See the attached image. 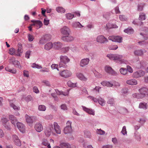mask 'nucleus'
Returning a JSON list of instances; mask_svg holds the SVG:
<instances>
[{
    "instance_id": "obj_41",
    "label": "nucleus",
    "mask_w": 148,
    "mask_h": 148,
    "mask_svg": "<svg viewBox=\"0 0 148 148\" xmlns=\"http://www.w3.org/2000/svg\"><path fill=\"white\" fill-rule=\"evenodd\" d=\"M31 66L34 68H37L38 69H41L42 68V66L40 65L36 64L35 63H33L32 64Z\"/></svg>"
},
{
    "instance_id": "obj_20",
    "label": "nucleus",
    "mask_w": 148,
    "mask_h": 148,
    "mask_svg": "<svg viewBox=\"0 0 148 148\" xmlns=\"http://www.w3.org/2000/svg\"><path fill=\"white\" fill-rule=\"evenodd\" d=\"M76 75L77 77L82 81L85 82L87 80V78L81 73H76Z\"/></svg>"
},
{
    "instance_id": "obj_2",
    "label": "nucleus",
    "mask_w": 148,
    "mask_h": 148,
    "mask_svg": "<svg viewBox=\"0 0 148 148\" xmlns=\"http://www.w3.org/2000/svg\"><path fill=\"white\" fill-rule=\"evenodd\" d=\"M72 122L69 121H67L66 123V126L64 129V133L65 134H70L72 133V130L71 127Z\"/></svg>"
},
{
    "instance_id": "obj_33",
    "label": "nucleus",
    "mask_w": 148,
    "mask_h": 148,
    "mask_svg": "<svg viewBox=\"0 0 148 148\" xmlns=\"http://www.w3.org/2000/svg\"><path fill=\"white\" fill-rule=\"evenodd\" d=\"M42 144L45 146H47L48 148H51L50 144L48 142L47 139H43L42 140Z\"/></svg>"
},
{
    "instance_id": "obj_35",
    "label": "nucleus",
    "mask_w": 148,
    "mask_h": 148,
    "mask_svg": "<svg viewBox=\"0 0 148 148\" xmlns=\"http://www.w3.org/2000/svg\"><path fill=\"white\" fill-rule=\"evenodd\" d=\"M106 27L108 29H110L112 28H117L118 26L115 24L108 23L106 25Z\"/></svg>"
},
{
    "instance_id": "obj_38",
    "label": "nucleus",
    "mask_w": 148,
    "mask_h": 148,
    "mask_svg": "<svg viewBox=\"0 0 148 148\" xmlns=\"http://www.w3.org/2000/svg\"><path fill=\"white\" fill-rule=\"evenodd\" d=\"M55 91L56 93L58 95H62L64 96H66L67 95L68 93L67 92H64L62 91H60L58 90V89H55Z\"/></svg>"
},
{
    "instance_id": "obj_31",
    "label": "nucleus",
    "mask_w": 148,
    "mask_h": 148,
    "mask_svg": "<svg viewBox=\"0 0 148 148\" xmlns=\"http://www.w3.org/2000/svg\"><path fill=\"white\" fill-rule=\"evenodd\" d=\"M52 47H53V44L51 42L47 43L45 45V49L47 50H49Z\"/></svg>"
},
{
    "instance_id": "obj_46",
    "label": "nucleus",
    "mask_w": 148,
    "mask_h": 148,
    "mask_svg": "<svg viewBox=\"0 0 148 148\" xmlns=\"http://www.w3.org/2000/svg\"><path fill=\"white\" fill-rule=\"evenodd\" d=\"M98 102L99 104L102 106L105 105V101L104 99L100 98L99 99Z\"/></svg>"
},
{
    "instance_id": "obj_3",
    "label": "nucleus",
    "mask_w": 148,
    "mask_h": 148,
    "mask_svg": "<svg viewBox=\"0 0 148 148\" xmlns=\"http://www.w3.org/2000/svg\"><path fill=\"white\" fill-rule=\"evenodd\" d=\"M72 74L71 72L70 71L66 69L60 71L59 73L60 76L65 78L70 77Z\"/></svg>"
},
{
    "instance_id": "obj_54",
    "label": "nucleus",
    "mask_w": 148,
    "mask_h": 148,
    "mask_svg": "<svg viewBox=\"0 0 148 148\" xmlns=\"http://www.w3.org/2000/svg\"><path fill=\"white\" fill-rule=\"evenodd\" d=\"M121 132L124 135H126L127 134V131H126L125 126H124L123 127Z\"/></svg>"
},
{
    "instance_id": "obj_48",
    "label": "nucleus",
    "mask_w": 148,
    "mask_h": 148,
    "mask_svg": "<svg viewBox=\"0 0 148 148\" xmlns=\"http://www.w3.org/2000/svg\"><path fill=\"white\" fill-rule=\"evenodd\" d=\"M67 85L70 87H75L76 86V83H74L70 81H69L67 83Z\"/></svg>"
},
{
    "instance_id": "obj_63",
    "label": "nucleus",
    "mask_w": 148,
    "mask_h": 148,
    "mask_svg": "<svg viewBox=\"0 0 148 148\" xmlns=\"http://www.w3.org/2000/svg\"><path fill=\"white\" fill-rule=\"evenodd\" d=\"M28 38L29 41H32L34 39V37L33 35L29 34L28 35Z\"/></svg>"
},
{
    "instance_id": "obj_17",
    "label": "nucleus",
    "mask_w": 148,
    "mask_h": 148,
    "mask_svg": "<svg viewBox=\"0 0 148 148\" xmlns=\"http://www.w3.org/2000/svg\"><path fill=\"white\" fill-rule=\"evenodd\" d=\"M34 128L38 132H40L43 130V127L41 123L39 122L36 123L35 125Z\"/></svg>"
},
{
    "instance_id": "obj_10",
    "label": "nucleus",
    "mask_w": 148,
    "mask_h": 148,
    "mask_svg": "<svg viewBox=\"0 0 148 148\" xmlns=\"http://www.w3.org/2000/svg\"><path fill=\"white\" fill-rule=\"evenodd\" d=\"M145 74V72L142 70H139L134 72L133 74V77L137 78L143 76Z\"/></svg>"
},
{
    "instance_id": "obj_56",
    "label": "nucleus",
    "mask_w": 148,
    "mask_h": 148,
    "mask_svg": "<svg viewBox=\"0 0 148 148\" xmlns=\"http://www.w3.org/2000/svg\"><path fill=\"white\" fill-rule=\"evenodd\" d=\"M115 54H108L107 55V57L111 60H114Z\"/></svg>"
},
{
    "instance_id": "obj_61",
    "label": "nucleus",
    "mask_w": 148,
    "mask_h": 148,
    "mask_svg": "<svg viewBox=\"0 0 148 148\" xmlns=\"http://www.w3.org/2000/svg\"><path fill=\"white\" fill-rule=\"evenodd\" d=\"M31 51L30 50L27 51L25 53V57L27 59L29 58V56L30 55Z\"/></svg>"
},
{
    "instance_id": "obj_37",
    "label": "nucleus",
    "mask_w": 148,
    "mask_h": 148,
    "mask_svg": "<svg viewBox=\"0 0 148 148\" xmlns=\"http://www.w3.org/2000/svg\"><path fill=\"white\" fill-rule=\"evenodd\" d=\"M124 32L129 34H132L134 32L133 29L131 27H129L124 31Z\"/></svg>"
},
{
    "instance_id": "obj_26",
    "label": "nucleus",
    "mask_w": 148,
    "mask_h": 148,
    "mask_svg": "<svg viewBox=\"0 0 148 148\" xmlns=\"http://www.w3.org/2000/svg\"><path fill=\"white\" fill-rule=\"evenodd\" d=\"M9 118L12 123L15 125L17 123V120L16 118L12 115H9Z\"/></svg>"
},
{
    "instance_id": "obj_9",
    "label": "nucleus",
    "mask_w": 148,
    "mask_h": 148,
    "mask_svg": "<svg viewBox=\"0 0 148 148\" xmlns=\"http://www.w3.org/2000/svg\"><path fill=\"white\" fill-rule=\"evenodd\" d=\"M97 41L101 44L106 43L108 41L107 38L103 35H99L97 38Z\"/></svg>"
},
{
    "instance_id": "obj_19",
    "label": "nucleus",
    "mask_w": 148,
    "mask_h": 148,
    "mask_svg": "<svg viewBox=\"0 0 148 148\" xmlns=\"http://www.w3.org/2000/svg\"><path fill=\"white\" fill-rule=\"evenodd\" d=\"M82 107L83 110L84 111L90 115H95V111L92 109L87 108L86 107L83 106Z\"/></svg>"
},
{
    "instance_id": "obj_16",
    "label": "nucleus",
    "mask_w": 148,
    "mask_h": 148,
    "mask_svg": "<svg viewBox=\"0 0 148 148\" xmlns=\"http://www.w3.org/2000/svg\"><path fill=\"white\" fill-rule=\"evenodd\" d=\"M89 61L90 59L88 58L82 59L80 62V66L82 67H84L88 64Z\"/></svg>"
},
{
    "instance_id": "obj_18",
    "label": "nucleus",
    "mask_w": 148,
    "mask_h": 148,
    "mask_svg": "<svg viewBox=\"0 0 148 148\" xmlns=\"http://www.w3.org/2000/svg\"><path fill=\"white\" fill-rule=\"evenodd\" d=\"M62 39L64 41L68 42H71L74 40V38L73 36L69 35L63 36Z\"/></svg>"
},
{
    "instance_id": "obj_50",
    "label": "nucleus",
    "mask_w": 148,
    "mask_h": 148,
    "mask_svg": "<svg viewBox=\"0 0 148 148\" xmlns=\"http://www.w3.org/2000/svg\"><path fill=\"white\" fill-rule=\"evenodd\" d=\"M132 96L134 98L137 99H140L143 98L140 93V94L136 93L133 94H132Z\"/></svg>"
},
{
    "instance_id": "obj_21",
    "label": "nucleus",
    "mask_w": 148,
    "mask_h": 148,
    "mask_svg": "<svg viewBox=\"0 0 148 148\" xmlns=\"http://www.w3.org/2000/svg\"><path fill=\"white\" fill-rule=\"evenodd\" d=\"M23 52V50L22 45L21 43H18V45L17 52L15 54V56H20Z\"/></svg>"
},
{
    "instance_id": "obj_42",
    "label": "nucleus",
    "mask_w": 148,
    "mask_h": 148,
    "mask_svg": "<svg viewBox=\"0 0 148 148\" xmlns=\"http://www.w3.org/2000/svg\"><path fill=\"white\" fill-rule=\"evenodd\" d=\"M120 72L121 74L125 75L127 73V70L126 68H121L120 69Z\"/></svg>"
},
{
    "instance_id": "obj_30",
    "label": "nucleus",
    "mask_w": 148,
    "mask_h": 148,
    "mask_svg": "<svg viewBox=\"0 0 148 148\" xmlns=\"http://www.w3.org/2000/svg\"><path fill=\"white\" fill-rule=\"evenodd\" d=\"M60 145L62 148H71L70 145L67 143H61L60 144Z\"/></svg>"
},
{
    "instance_id": "obj_14",
    "label": "nucleus",
    "mask_w": 148,
    "mask_h": 148,
    "mask_svg": "<svg viewBox=\"0 0 148 148\" xmlns=\"http://www.w3.org/2000/svg\"><path fill=\"white\" fill-rule=\"evenodd\" d=\"M139 91L143 98L145 97L146 95H147L148 94V89L145 87L140 89L139 90Z\"/></svg>"
},
{
    "instance_id": "obj_7",
    "label": "nucleus",
    "mask_w": 148,
    "mask_h": 148,
    "mask_svg": "<svg viewBox=\"0 0 148 148\" xmlns=\"http://www.w3.org/2000/svg\"><path fill=\"white\" fill-rule=\"evenodd\" d=\"M105 70L106 72L111 75H117L116 72L109 66H105Z\"/></svg>"
},
{
    "instance_id": "obj_47",
    "label": "nucleus",
    "mask_w": 148,
    "mask_h": 148,
    "mask_svg": "<svg viewBox=\"0 0 148 148\" xmlns=\"http://www.w3.org/2000/svg\"><path fill=\"white\" fill-rule=\"evenodd\" d=\"M145 5V4L143 3H140L138 4V10L139 11L142 10Z\"/></svg>"
},
{
    "instance_id": "obj_49",
    "label": "nucleus",
    "mask_w": 148,
    "mask_h": 148,
    "mask_svg": "<svg viewBox=\"0 0 148 148\" xmlns=\"http://www.w3.org/2000/svg\"><path fill=\"white\" fill-rule=\"evenodd\" d=\"M138 43L141 46H145L148 43V42L145 41H142L138 42Z\"/></svg>"
},
{
    "instance_id": "obj_58",
    "label": "nucleus",
    "mask_w": 148,
    "mask_h": 148,
    "mask_svg": "<svg viewBox=\"0 0 148 148\" xmlns=\"http://www.w3.org/2000/svg\"><path fill=\"white\" fill-rule=\"evenodd\" d=\"M118 48V47L117 45H111L109 46L108 47V48L110 50H116Z\"/></svg>"
},
{
    "instance_id": "obj_64",
    "label": "nucleus",
    "mask_w": 148,
    "mask_h": 148,
    "mask_svg": "<svg viewBox=\"0 0 148 148\" xmlns=\"http://www.w3.org/2000/svg\"><path fill=\"white\" fill-rule=\"evenodd\" d=\"M140 31H144L145 32H148V27H141L140 29Z\"/></svg>"
},
{
    "instance_id": "obj_60",
    "label": "nucleus",
    "mask_w": 148,
    "mask_h": 148,
    "mask_svg": "<svg viewBox=\"0 0 148 148\" xmlns=\"http://www.w3.org/2000/svg\"><path fill=\"white\" fill-rule=\"evenodd\" d=\"M51 67L52 69H56L58 71H59L58 64H53L51 66Z\"/></svg>"
},
{
    "instance_id": "obj_8",
    "label": "nucleus",
    "mask_w": 148,
    "mask_h": 148,
    "mask_svg": "<svg viewBox=\"0 0 148 148\" xmlns=\"http://www.w3.org/2000/svg\"><path fill=\"white\" fill-rule=\"evenodd\" d=\"M25 118L27 123L29 124H32L33 122L38 120L37 118L36 117L34 116L31 117L27 114L25 115Z\"/></svg>"
},
{
    "instance_id": "obj_62",
    "label": "nucleus",
    "mask_w": 148,
    "mask_h": 148,
    "mask_svg": "<svg viewBox=\"0 0 148 148\" xmlns=\"http://www.w3.org/2000/svg\"><path fill=\"white\" fill-rule=\"evenodd\" d=\"M14 143L16 145V146L20 147L21 145V143L20 140H16L14 141Z\"/></svg>"
},
{
    "instance_id": "obj_57",
    "label": "nucleus",
    "mask_w": 148,
    "mask_h": 148,
    "mask_svg": "<svg viewBox=\"0 0 148 148\" xmlns=\"http://www.w3.org/2000/svg\"><path fill=\"white\" fill-rule=\"evenodd\" d=\"M38 109L40 111H45L46 110V107L44 105H39L38 107Z\"/></svg>"
},
{
    "instance_id": "obj_39",
    "label": "nucleus",
    "mask_w": 148,
    "mask_h": 148,
    "mask_svg": "<svg viewBox=\"0 0 148 148\" xmlns=\"http://www.w3.org/2000/svg\"><path fill=\"white\" fill-rule=\"evenodd\" d=\"M56 11L60 13H64L65 12V10L62 7H58L56 8Z\"/></svg>"
},
{
    "instance_id": "obj_34",
    "label": "nucleus",
    "mask_w": 148,
    "mask_h": 148,
    "mask_svg": "<svg viewBox=\"0 0 148 148\" xmlns=\"http://www.w3.org/2000/svg\"><path fill=\"white\" fill-rule=\"evenodd\" d=\"M72 26L73 27L77 28V27L79 28H81L83 26L81 23L78 22H74L72 24Z\"/></svg>"
},
{
    "instance_id": "obj_24",
    "label": "nucleus",
    "mask_w": 148,
    "mask_h": 148,
    "mask_svg": "<svg viewBox=\"0 0 148 148\" xmlns=\"http://www.w3.org/2000/svg\"><path fill=\"white\" fill-rule=\"evenodd\" d=\"M54 129L56 133L59 134H61V129L60 126L58 125V124L56 122L53 123Z\"/></svg>"
},
{
    "instance_id": "obj_22",
    "label": "nucleus",
    "mask_w": 148,
    "mask_h": 148,
    "mask_svg": "<svg viewBox=\"0 0 148 148\" xmlns=\"http://www.w3.org/2000/svg\"><path fill=\"white\" fill-rule=\"evenodd\" d=\"M31 22L33 23V24H32V25L36 26L37 27L38 29H39L41 27L42 25V22L40 21H35L32 20L31 21Z\"/></svg>"
},
{
    "instance_id": "obj_6",
    "label": "nucleus",
    "mask_w": 148,
    "mask_h": 148,
    "mask_svg": "<svg viewBox=\"0 0 148 148\" xmlns=\"http://www.w3.org/2000/svg\"><path fill=\"white\" fill-rule=\"evenodd\" d=\"M51 36L50 34H46L40 39L39 43L40 44H43L47 41H49L51 39Z\"/></svg>"
},
{
    "instance_id": "obj_11",
    "label": "nucleus",
    "mask_w": 148,
    "mask_h": 148,
    "mask_svg": "<svg viewBox=\"0 0 148 148\" xmlns=\"http://www.w3.org/2000/svg\"><path fill=\"white\" fill-rule=\"evenodd\" d=\"M53 129L52 125H49L45 130V134L47 137H49L51 134V132Z\"/></svg>"
},
{
    "instance_id": "obj_52",
    "label": "nucleus",
    "mask_w": 148,
    "mask_h": 148,
    "mask_svg": "<svg viewBox=\"0 0 148 148\" xmlns=\"http://www.w3.org/2000/svg\"><path fill=\"white\" fill-rule=\"evenodd\" d=\"M96 132L97 134L99 135H103L105 133V132L101 129H97L96 130Z\"/></svg>"
},
{
    "instance_id": "obj_28",
    "label": "nucleus",
    "mask_w": 148,
    "mask_h": 148,
    "mask_svg": "<svg viewBox=\"0 0 148 148\" xmlns=\"http://www.w3.org/2000/svg\"><path fill=\"white\" fill-rule=\"evenodd\" d=\"M127 84L131 85H136L137 84V80L135 79H131L126 81Z\"/></svg>"
},
{
    "instance_id": "obj_23",
    "label": "nucleus",
    "mask_w": 148,
    "mask_h": 148,
    "mask_svg": "<svg viewBox=\"0 0 148 148\" xmlns=\"http://www.w3.org/2000/svg\"><path fill=\"white\" fill-rule=\"evenodd\" d=\"M101 84L104 86H106L108 87H112L114 86L113 82H108L104 81L101 82Z\"/></svg>"
},
{
    "instance_id": "obj_44",
    "label": "nucleus",
    "mask_w": 148,
    "mask_h": 148,
    "mask_svg": "<svg viewBox=\"0 0 148 148\" xmlns=\"http://www.w3.org/2000/svg\"><path fill=\"white\" fill-rule=\"evenodd\" d=\"M16 50L14 48H12L9 50V53L11 55H15L16 53H15Z\"/></svg>"
},
{
    "instance_id": "obj_43",
    "label": "nucleus",
    "mask_w": 148,
    "mask_h": 148,
    "mask_svg": "<svg viewBox=\"0 0 148 148\" xmlns=\"http://www.w3.org/2000/svg\"><path fill=\"white\" fill-rule=\"evenodd\" d=\"M114 100L113 98L110 99L107 101V103L110 105V106H114Z\"/></svg>"
},
{
    "instance_id": "obj_45",
    "label": "nucleus",
    "mask_w": 148,
    "mask_h": 148,
    "mask_svg": "<svg viewBox=\"0 0 148 148\" xmlns=\"http://www.w3.org/2000/svg\"><path fill=\"white\" fill-rule=\"evenodd\" d=\"M65 16L68 19H71L74 17V15L70 13H68L66 14Z\"/></svg>"
},
{
    "instance_id": "obj_1",
    "label": "nucleus",
    "mask_w": 148,
    "mask_h": 148,
    "mask_svg": "<svg viewBox=\"0 0 148 148\" xmlns=\"http://www.w3.org/2000/svg\"><path fill=\"white\" fill-rule=\"evenodd\" d=\"M60 58V61L59 63L60 67L66 68L67 67L66 64L69 62L70 59L66 56H61Z\"/></svg>"
},
{
    "instance_id": "obj_32",
    "label": "nucleus",
    "mask_w": 148,
    "mask_h": 148,
    "mask_svg": "<svg viewBox=\"0 0 148 148\" xmlns=\"http://www.w3.org/2000/svg\"><path fill=\"white\" fill-rule=\"evenodd\" d=\"M5 70L13 74H15L16 73V70L14 68L11 69L9 67H6L5 68Z\"/></svg>"
},
{
    "instance_id": "obj_55",
    "label": "nucleus",
    "mask_w": 148,
    "mask_h": 148,
    "mask_svg": "<svg viewBox=\"0 0 148 148\" xmlns=\"http://www.w3.org/2000/svg\"><path fill=\"white\" fill-rule=\"evenodd\" d=\"M60 108L61 109L65 111H66L68 110V108L66 104H62L60 106Z\"/></svg>"
},
{
    "instance_id": "obj_29",
    "label": "nucleus",
    "mask_w": 148,
    "mask_h": 148,
    "mask_svg": "<svg viewBox=\"0 0 148 148\" xmlns=\"http://www.w3.org/2000/svg\"><path fill=\"white\" fill-rule=\"evenodd\" d=\"M9 102L10 106L15 110H20V107L16 106L13 103V101L9 100Z\"/></svg>"
},
{
    "instance_id": "obj_5",
    "label": "nucleus",
    "mask_w": 148,
    "mask_h": 148,
    "mask_svg": "<svg viewBox=\"0 0 148 148\" xmlns=\"http://www.w3.org/2000/svg\"><path fill=\"white\" fill-rule=\"evenodd\" d=\"M61 34L63 36L69 35L71 32L70 29L67 26H64L60 30Z\"/></svg>"
},
{
    "instance_id": "obj_36",
    "label": "nucleus",
    "mask_w": 148,
    "mask_h": 148,
    "mask_svg": "<svg viewBox=\"0 0 148 148\" xmlns=\"http://www.w3.org/2000/svg\"><path fill=\"white\" fill-rule=\"evenodd\" d=\"M146 19V14L145 13L141 12L139 13V19L140 20H144Z\"/></svg>"
},
{
    "instance_id": "obj_12",
    "label": "nucleus",
    "mask_w": 148,
    "mask_h": 148,
    "mask_svg": "<svg viewBox=\"0 0 148 148\" xmlns=\"http://www.w3.org/2000/svg\"><path fill=\"white\" fill-rule=\"evenodd\" d=\"M10 61L12 62L13 64L14 65L15 67L18 68L19 69L21 68V66L20 64V62L16 60L14 57H13L10 59Z\"/></svg>"
},
{
    "instance_id": "obj_59",
    "label": "nucleus",
    "mask_w": 148,
    "mask_h": 148,
    "mask_svg": "<svg viewBox=\"0 0 148 148\" xmlns=\"http://www.w3.org/2000/svg\"><path fill=\"white\" fill-rule=\"evenodd\" d=\"M120 19L121 21H125L127 20V18L125 15H120L119 16Z\"/></svg>"
},
{
    "instance_id": "obj_27",
    "label": "nucleus",
    "mask_w": 148,
    "mask_h": 148,
    "mask_svg": "<svg viewBox=\"0 0 148 148\" xmlns=\"http://www.w3.org/2000/svg\"><path fill=\"white\" fill-rule=\"evenodd\" d=\"M146 51L145 50H143L142 49L137 50H135L134 53L135 55L138 56H141L143 55L144 53L146 52Z\"/></svg>"
},
{
    "instance_id": "obj_4",
    "label": "nucleus",
    "mask_w": 148,
    "mask_h": 148,
    "mask_svg": "<svg viewBox=\"0 0 148 148\" xmlns=\"http://www.w3.org/2000/svg\"><path fill=\"white\" fill-rule=\"evenodd\" d=\"M114 58V60L120 63H124L125 64H127V61L123 59V56L118 54H115Z\"/></svg>"
},
{
    "instance_id": "obj_40",
    "label": "nucleus",
    "mask_w": 148,
    "mask_h": 148,
    "mask_svg": "<svg viewBox=\"0 0 148 148\" xmlns=\"http://www.w3.org/2000/svg\"><path fill=\"white\" fill-rule=\"evenodd\" d=\"M146 103H140L139 108H143L145 109H147Z\"/></svg>"
},
{
    "instance_id": "obj_15",
    "label": "nucleus",
    "mask_w": 148,
    "mask_h": 148,
    "mask_svg": "<svg viewBox=\"0 0 148 148\" xmlns=\"http://www.w3.org/2000/svg\"><path fill=\"white\" fill-rule=\"evenodd\" d=\"M16 125L18 128L21 132L24 133L25 132V127L24 124L18 122L17 123Z\"/></svg>"
},
{
    "instance_id": "obj_25",
    "label": "nucleus",
    "mask_w": 148,
    "mask_h": 148,
    "mask_svg": "<svg viewBox=\"0 0 148 148\" xmlns=\"http://www.w3.org/2000/svg\"><path fill=\"white\" fill-rule=\"evenodd\" d=\"M62 46V44L59 42H54L53 44V47L56 49H60Z\"/></svg>"
},
{
    "instance_id": "obj_13",
    "label": "nucleus",
    "mask_w": 148,
    "mask_h": 148,
    "mask_svg": "<svg viewBox=\"0 0 148 148\" xmlns=\"http://www.w3.org/2000/svg\"><path fill=\"white\" fill-rule=\"evenodd\" d=\"M109 40H111L113 42L121 43L122 42V38L120 36H116L114 37L109 36L108 37Z\"/></svg>"
},
{
    "instance_id": "obj_53",
    "label": "nucleus",
    "mask_w": 148,
    "mask_h": 148,
    "mask_svg": "<svg viewBox=\"0 0 148 148\" xmlns=\"http://www.w3.org/2000/svg\"><path fill=\"white\" fill-rule=\"evenodd\" d=\"M140 35L141 37L145 40H146L148 38V34H146L142 33H140Z\"/></svg>"
},
{
    "instance_id": "obj_51",
    "label": "nucleus",
    "mask_w": 148,
    "mask_h": 148,
    "mask_svg": "<svg viewBox=\"0 0 148 148\" xmlns=\"http://www.w3.org/2000/svg\"><path fill=\"white\" fill-rule=\"evenodd\" d=\"M84 136L86 137L90 138H91V134L89 131H85L84 132Z\"/></svg>"
}]
</instances>
